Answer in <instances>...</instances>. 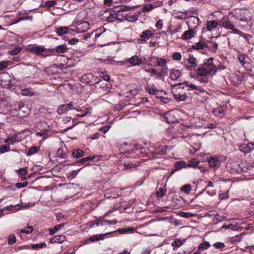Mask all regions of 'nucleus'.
I'll return each mask as SVG.
<instances>
[{"label": "nucleus", "instance_id": "obj_53", "mask_svg": "<svg viewBox=\"0 0 254 254\" xmlns=\"http://www.w3.org/2000/svg\"><path fill=\"white\" fill-rule=\"evenodd\" d=\"M16 242V237L14 236L9 237L8 239V244L9 245H12Z\"/></svg>", "mask_w": 254, "mask_h": 254}, {"label": "nucleus", "instance_id": "obj_36", "mask_svg": "<svg viewBox=\"0 0 254 254\" xmlns=\"http://www.w3.org/2000/svg\"><path fill=\"white\" fill-rule=\"evenodd\" d=\"M64 223H62L55 226L54 229H51L50 230V234L51 235H54L56 231L60 230L62 227H63L64 226Z\"/></svg>", "mask_w": 254, "mask_h": 254}, {"label": "nucleus", "instance_id": "obj_45", "mask_svg": "<svg viewBox=\"0 0 254 254\" xmlns=\"http://www.w3.org/2000/svg\"><path fill=\"white\" fill-rule=\"evenodd\" d=\"M173 59L176 61H179L182 58V55L180 53L175 52L173 54Z\"/></svg>", "mask_w": 254, "mask_h": 254}, {"label": "nucleus", "instance_id": "obj_9", "mask_svg": "<svg viewBox=\"0 0 254 254\" xmlns=\"http://www.w3.org/2000/svg\"><path fill=\"white\" fill-rule=\"evenodd\" d=\"M47 49L42 46H33L30 49V51L34 54L39 56L46 51Z\"/></svg>", "mask_w": 254, "mask_h": 254}, {"label": "nucleus", "instance_id": "obj_55", "mask_svg": "<svg viewBox=\"0 0 254 254\" xmlns=\"http://www.w3.org/2000/svg\"><path fill=\"white\" fill-rule=\"evenodd\" d=\"M138 165H136V164H132V163H131V164H125V168L127 170V169H131L133 167H137Z\"/></svg>", "mask_w": 254, "mask_h": 254}, {"label": "nucleus", "instance_id": "obj_18", "mask_svg": "<svg viewBox=\"0 0 254 254\" xmlns=\"http://www.w3.org/2000/svg\"><path fill=\"white\" fill-rule=\"evenodd\" d=\"M132 8H134V7H132ZM131 9V7L127 6L126 5H122L120 7H117L116 8L115 10H113L114 11H116V13L118 14H121L122 12H126L130 10Z\"/></svg>", "mask_w": 254, "mask_h": 254}, {"label": "nucleus", "instance_id": "obj_22", "mask_svg": "<svg viewBox=\"0 0 254 254\" xmlns=\"http://www.w3.org/2000/svg\"><path fill=\"white\" fill-rule=\"evenodd\" d=\"M84 151L80 149H77L72 151V156L74 158H78L84 155Z\"/></svg>", "mask_w": 254, "mask_h": 254}, {"label": "nucleus", "instance_id": "obj_35", "mask_svg": "<svg viewBox=\"0 0 254 254\" xmlns=\"http://www.w3.org/2000/svg\"><path fill=\"white\" fill-rule=\"evenodd\" d=\"M210 247V244L208 242L205 241L202 243L198 248V251L206 250Z\"/></svg>", "mask_w": 254, "mask_h": 254}, {"label": "nucleus", "instance_id": "obj_12", "mask_svg": "<svg viewBox=\"0 0 254 254\" xmlns=\"http://www.w3.org/2000/svg\"><path fill=\"white\" fill-rule=\"evenodd\" d=\"M150 61L152 62L153 63H155V65L156 66H160L161 67H167L166 66V60L164 59H157V61L155 62H154L153 61L154 60H156V59L154 57H151L149 59Z\"/></svg>", "mask_w": 254, "mask_h": 254}, {"label": "nucleus", "instance_id": "obj_19", "mask_svg": "<svg viewBox=\"0 0 254 254\" xmlns=\"http://www.w3.org/2000/svg\"><path fill=\"white\" fill-rule=\"evenodd\" d=\"M168 67H163L162 69L161 72H158L157 73V76H156V78L160 79L164 81V78L168 75Z\"/></svg>", "mask_w": 254, "mask_h": 254}, {"label": "nucleus", "instance_id": "obj_30", "mask_svg": "<svg viewBox=\"0 0 254 254\" xmlns=\"http://www.w3.org/2000/svg\"><path fill=\"white\" fill-rule=\"evenodd\" d=\"M134 231V228L132 227H127L126 228H121L119 229L118 231L120 234H126V233H130L133 232Z\"/></svg>", "mask_w": 254, "mask_h": 254}, {"label": "nucleus", "instance_id": "obj_37", "mask_svg": "<svg viewBox=\"0 0 254 254\" xmlns=\"http://www.w3.org/2000/svg\"><path fill=\"white\" fill-rule=\"evenodd\" d=\"M21 51V48L19 46H17L13 49L10 50L8 53L11 55H16L20 53Z\"/></svg>", "mask_w": 254, "mask_h": 254}, {"label": "nucleus", "instance_id": "obj_5", "mask_svg": "<svg viewBox=\"0 0 254 254\" xmlns=\"http://www.w3.org/2000/svg\"><path fill=\"white\" fill-rule=\"evenodd\" d=\"M67 47L64 45L57 46L56 48L49 49L48 50L52 55H55L56 54H64L67 51Z\"/></svg>", "mask_w": 254, "mask_h": 254}, {"label": "nucleus", "instance_id": "obj_23", "mask_svg": "<svg viewBox=\"0 0 254 254\" xmlns=\"http://www.w3.org/2000/svg\"><path fill=\"white\" fill-rule=\"evenodd\" d=\"M107 235V234L94 235L90 237L89 240L92 242H95L101 240H103L105 235Z\"/></svg>", "mask_w": 254, "mask_h": 254}, {"label": "nucleus", "instance_id": "obj_41", "mask_svg": "<svg viewBox=\"0 0 254 254\" xmlns=\"http://www.w3.org/2000/svg\"><path fill=\"white\" fill-rule=\"evenodd\" d=\"M247 58V56L246 54H241V55H239L238 59H239V61L240 62V63L243 65H244L246 63V62L245 61V60Z\"/></svg>", "mask_w": 254, "mask_h": 254}, {"label": "nucleus", "instance_id": "obj_38", "mask_svg": "<svg viewBox=\"0 0 254 254\" xmlns=\"http://www.w3.org/2000/svg\"><path fill=\"white\" fill-rule=\"evenodd\" d=\"M181 190L186 193H189L191 190V186L190 184L185 185L181 188Z\"/></svg>", "mask_w": 254, "mask_h": 254}, {"label": "nucleus", "instance_id": "obj_25", "mask_svg": "<svg viewBox=\"0 0 254 254\" xmlns=\"http://www.w3.org/2000/svg\"><path fill=\"white\" fill-rule=\"evenodd\" d=\"M218 23L216 20H211L208 21L207 23V29L208 31H211L213 29L216 27Z\"/></svg>", "mask_w": 254, "mask_h": 254}, {"label": "nucleus", "instance_id": "obj_46", "mask_svg": "<svg viewBox=\"0 0 254 254\" xmlns=\"http://www.w3.org/2000/svg\"><path fill=\"white\" fill-rule=\"evenodd\" d=\"M183 245V242L179 239H177L174 241L172 243V246L173 247H180Z\"/></svg>", "mask_w": 254, "mask_h": 254}, {"label": "nucleus", "instance_id": "obj_40", "mask_svg": "<svg viewBox=\"0 0 254 254\" xmlns=\"http://www.w3.org/2000/svg\"><path fill=\"white\" fill-rule=\"evenodd\" d=\"M166 190L163 188H160L157 191L156 194L158 197H162L164 196Z\"/></svg>", "mask_w": 254, "mask_h": 254}, {"label": "nucleus", "instance_id": "obj_17", "mask_svg": "<svg viewBox=\"0 0 254 254\" xmlns=\"http://www.w3.org/2000/svg\"><path fill=\"white\" fill-rule=\"evenodd\" d=\"M222 26L225 28L226 29L231 30L233 29L234 25L228 19L223 18L221 21Z\"/></svg>", "mask_w": 254, "mask_h": 254}, {"label": "nucleus", "instance_id": "obj_15", "mask_svg": "<svg viewBox=\"0 0 254 254\" xmlns=\"http://www.w3.org/2000/svg\"><path fill=\"white\" fill-rule=\"evenodd\" d=\"M175 171L180 170L182 168H187V163L184 161H179L176 162L174 165Z\"/></svg>", "mask_w": 254, "mask_h": 254}, {"label": "nucleus", "instance_id": "obj_1", "mask_svg": "<svg viewBox=\"0 0 254 254\" xmlns=\"http://www.w3.org/2000/svg\"><path fill=\"white\" fill-rule=\"evenodd\" d=\"M196 73L199 76H206L209 74L214 75L216 73V70L214 67L211 69H206L201 64L197 69Z\"/></svg>", "mask_w": 254, "mask_h": 254}, {"label": "nucleus", "instance_id": "obj_64", "mask_svg": "<svg viewBox=\"0 0 254 254\" xmlns=\"http://www.w3.org/2000/svg\"><path fill=\"white\" fill-rule=\"evenodd\" d=\"M79 170L73 171L71 173H70L69 177H71V178H74L76 176Z\"/></svg>", "mask_w": 254, "mask_h": 254}, {"label": "nucleus", "instance_id": "obj_49", "mask_svg": "<svg viewBox=\"0 0 254 254\" xmlns=\"http://www.w3.org/2000/svg\"><path fill=\"white\" fill-rule=\"evenodd\" d=\"M57 3V2L56 0H48L46 2V6L50 8L55 5H56Z\"/></svg>", "mask_w": 254, "mask_h": 254}, {"label": "nucleus", "instance_id": "obj_32", "mask_svg": "<svg viewBox=\"0 0 254 254\" xmlns=\"http://www.w3.org/2000/svg\"><path fill=\"white\" fill-rule=\"evenodd\" d=\"M187 61L189 64H192L194 66H197V63H196V59L192 55L189 54L188 56V59H187Z\"/></svg>", "mask_w": 254, "mask_h": 254}, {"label": "nucleus", "instance_id": "obj_50", "mask_svg": "<svg viewBox=\"0 0 254 254\" xmlns=\"http://www.w3.org/2000/svg\"><path fill=\"white\" fill-rule=\"evenodd\" d=\"M210 64L209 63H207V62H205L203 64H202V65L203 66H204V68H206V69H211V68H214L215 70H216V72H217V68L216 67V66L215 65H209Z\"/></svg>", "mask_w": 254, "mask_h": 254}, {"label": "nucleus", "instance_id": "obj_58", "mask_svg": "<svg viewBox=\"0 0 254 254\" xmlns=\"http://www.w3.org/2000/svg\"><path fill=\"white\" fill-rule=\"evenodd\" d=\"M27 182H25L23 183H18L16 184V187L17 188H21L26 187L27 185Z\"/></svg>", "mask_w": 254, "mask_h": 254}, {"label": "nucleus", "instance_id": "obj_54", "mask_svg": "<svg viewBox=\"0 0 254 254\" xmlns=\"http://www.w3.org/2000/svg\"><path fill=\"white\" fill-rule=\"evenodd\" d=\"M28 230H21L20 232L22 233H26V234H30L33 231V227L32 226H29L28 227Z\"/></svg>", "mask_w": 254, "mask_h": 254}, {"label": "nucleus", "instance_id": "obj_26", "mask_svg": "<svg viewBox=\"0 0 254 254\" xmlns=\"http://www.w3.org/2000/svg\"><path fill=\"white\" fill-rule=\"evenodd\" d=\"M96 158H97V157L95 156H94L92 157L88 156V157L83 158L80 159L78 162L82 164H86L87 162L89 161H91L93 162Z\"/></svg>", "mask_w": 254, "mask_h": 254}, {"label": "nucleus", "instance_id": "obj_28", "mask_svg": "<svg viewBox=\"0 0 254 254\" xmlns=\"http://www.w3.org/2000/svg\"><path fill=\"white\" fill-rule=\"evenodd\" d=\"M65 105L67 106V110H76L78 111V108H80L76 103L73 102H70L68 104H65Z\"/></svg>", "mask_w": 254, "mask_h": 254}, {"label": "nucleus", "instance_id": "obj_11", "mask_svg": "<svg viewBox=\"0 0 254 254\" xmlns=\"http://www.w3.org/2000/svg\"><path fill=\"white\" fill-rule=\"evenodd\" d=\"M181 75V71L177 69H171L170 70L169 77L173 80L177 79Z\"/></svg>", "mask_w": 254, "mask_h": 254}, {"label": "nucleus", "instance_id": "obj_3", "mask_svg": "<svg viewBox=\"0 0 254 254\" xmlns=\"http://www.w3.org/2000/svg\"><path fill=\"white\" fill-rule=\"evenodd\" d=\"M119 63L121 64L128 63L130 64V65L135 66L140 64L142 63V60L141 58L137 56H133L130 58L125 60V62H119Z\"/></svg>", "mask_w": 254, "mask_h": 254}, {"label": "nucleus", "instance_id": "obj_47", "mask_svg": "<svg viewBox=\"0 0 254 254\" xmlns=\"http://www.w3.org/2000/svg\"><path fill=\"white\" fill-rule=\"evenodd\" d=\"M237 223H236L235 224H230L229 225L224 224L222 226V228L225 229H231L232 230H233L234 227L237 226Z\"/></svg>", "mask_w": 254, "mask_h": 254}, {"label": "nucleus", "instance_id": "obj_21", "mask_svg": "<svg viewBox=\"0 0 254 254\" xmlns=\"http://www.w3.org/2000/svg\"><path fill=\"white\" fill-rule=\"evenodd\" d=\"M208 162L211 168L217 167L220 165V161L217 159L213 157H211L208 159Z\"/></svg>", "mask_w": 254, "mask_h": 254}, {"label": "nucleus", "instance_id": "obj_43", "mask_svg": "<svg viewBox=\"0 0 254 254\" xmlns=\"http://www.w3.org/2000/svg\"><path fill=\"white\" fill-rule=\"evenodd\" d=\"M9 149H10V146H9V144H6V145H4V146H1L0 148V152L1 153H3L5 152L8 151L9 150Z\"/></svg>", "mask_w": 254, "mask_h": 254}, {"label": "nucleus", "instance_id": "obj_13", "mask_svg": "<svg viewBox=\"0 0 254 254\" xmlns=\"http://www.w3.org/2000/svg\"><path fill=\"white\" fill-rule=\"evenodd\" d=\"M89 28V23L88 22L84 21L78 24L77 26V29L79 32H85Z\"/></svg>", "mask_w": 254, "mask_h": 254}, {"label": "nucleus", "instance_id": "obj_57", "mask_svg": "<svg viewBox=\"0 0 254 254\" xmlns=\"http://www.w3.org/2000/svg\"><path fill=\"white\" fill-rule=\"evenodd\" d=\"M18 173L20 175L24 176L27 173V170L25 168H22L18 170Z\"/></svg>", "mask_w": 254, "mask_h": 254}, {"label": "nucleus", "instance_id": "obj_62", "mask_svg": "<svg viewBox=\"0 0 254 254\" xmlns=\"http://www.w3.org/2000/svg\"><path fill=\"white\" fill-rule=\"evenodd\" d=\"M78 42V39L76 38H73L68 40V44L70 45H75Z\"/></svg>", "mask_w": 254, "mask_h": 254}, {"label": "nucleus", "instance_id": "obj_33", "mask_svg": "<svg viewBox=\"0 0 254 254\" xmlns=\"http://www.w3.org/2000/svg\"><path fill=\"white\" fill-rule=\"evenodd\" d=\"M213 112L215 116L219 117H222L224 116V110L221 108L214 109Z\"/></svg>", "mask_w": 254, "mask_h": 254}, {"label": "nucleus", "instance_id": "obj_61", "mask_svg": "<svg viewBox=\"0 0 254 254\" xmlns=\"http://www.w3.org/2000/svg\"><path fill=\"white\" fill-rule=\"evenodd\" d=\"M154 35V34L153 33H151L148 31H146L145 32H144V39L146 38H148L149 37H151Z\"/></svg>", "mask_w": 254, "mask_h": 254}, {"label": "nucleus", "instance_id": "obj_60", "mask_svg": "<svg viewBox=\"0 0 254 254\" xmlns=\"http://www.w3.org/2000/svg\"><path fill=\"white\" fill-rule=\"evenodd\" d=\"M160 101L164 103H168L170 102L171 99L163 96H160Z\"/></svg>", "mask_w": 254, "mask_h": 254}, {"label": "nucleus", "instance_id": "obj_20", "mask_svg": "<svg viewBox=\"0 0 254 254\" xmlns=\"http://www.w3.org/2000/svg\"><path fill=\"white\" fill-rule=\"evenodd\" d=\"M21 94L23 96H34L35 93L31 88H28L21 90Z\"/></svg>", "mask_w": 254, "mask_h": 254}, {"label": "nucleus", "instance_id": "obj_29", "mask_svg": "<svg viewBox=\"0 0 254 254\" xmlns=\"http://www.w3.org/2000/svg\"><path fill=\"white\" fill-rule=\"evenodd\" d=\"M40 150L39 147L33 146L31 147L27 152L26 154L28 156L33 155L34 154L38 152Z\"/></svg>", "mask_w": 254, "mask_h": 254}, {"label": "nucleus", "instance_id": "obj_6", "mask_svg": "<svg viewBox=\"0 0 254 254\" xmlns=\"http://www.w3.org/2000/svg\"><path fill=\"white\" fill-rule=\"evenodd\" d=\"M199 19L198 17L194 16H190L187 22V25L190 27H196L198 25Z\"/></svg>", "mask_w": 254, "mask_h": 254}, {"label": "nucleus", "instance_id": "obj_59", "mask_svg": "<svg viewBox=\"0 0 254 254\" xmlns=\"http://www.w3.org/2000/svg\"><path fill=\"white\" fill-rule=\"evenodd\" d=\"M163 25V21L162 20L160 19L158 20L155 24V26L157 28L159 29H161L162 28Z\"/></svg>", "mask_w": 254, "mask_h": 254}, {"label": "nucleus", "instance_id": "obj_51", "mask_svg": "<svg viewBox=\"0 0 254 254\" xmlns=\"http://www.w3.org/2000/svg\"><path fill=\"white\" fill-rule=\"evenodd\" d=\"M6 209L10 211H13L14 210H18L19 209V205H16L15 206L13 205H10L9 206H7L6 207Z\"/></svg>", "mask_w": 254, "mask_h": 254}, {"label": "nucleus", "instance_id": "obj_24", "mask_svg": "<svg viewBox=\"0 0 254 254\" xmlns=\"http://www.w3.org/2000/svg\"><path fill=\"white\" fill-rule=\"evenodd\" d=\"M200 161L197 159H192L189 161V163L187 164V167L195 168L197 167L199 165Z\"/></svg>", "mask_w": 254, "mask_h": 254}, {"label": "nucleus", "instance_id": "obj_39", "mask_svg": "<svg viewBox=\"0 0 254 254\" xmlns=\"http://www.w3.org/2000/svg\"><path fill=\"white\" fill-rule=\"evenodd\" d=\"M46 244L45 243H41L40 244H33L31 246V247L33 250L40 249L44 246H46Z\"/></svg>", "mask_w": 254, "mask_h": 254}, {"label": "nucleus", "instance_id": "obj_31", "mask_svg": "<svg viewBox=\"0 0 254 254\" xmlns=\"http://www.w3.org/2000/svg\"><path fill=\"white\" fill-rule=\"evenodd\" d=\"M68 29L65 27H61L58 28L56 30L57 33L60 36H62L64 34H66L68 32Z\"/></svg>", "mask_w": 254, "mask_h": 254}, {"label": "nucleus", "instance_id": "obj_7", "mask_svg": "<svg viewBox=\"0 0 254 254\" xmlns=\"http://www.w3.org/2000/svg\"><path fill=\"white\" fill-rule=\"evenodd\" d=\"M195 31L192 29L189 28L188 30L186 31L182 36V39L184 40L190 39L195 36Z\"/></svg>", "mask_w": 254, "mask_h": 254}, {"label": "nucleus", "instance_id": "obj_10", "mask_svg": "<svg viewBox=\"0 0 254 254\" xmlns=\"http://www.w3.org/2000/svg\"><path fill=\"white\" fill-rule=\"evenodd\" d=\"M205 48L208 49L209 47L204 42L199 41L196 44L192 45L190 48L188 49V51H191L192 49L193 50H199L201 49H205Z\"/></svg>", "mask_w": 254, "mask_h": 254}, {"label": "nucleus", "instance_id": "obj_14", "mask_svg": "<svg viewBox=\"0 0 254 254\" xmlns=\"http://www.w3.org/2000/svg\"><path fill=\"white\" fill-rule=\"evenodd\" d=\"M146 92H147L150 95H155L156 97H159L158 94H159V91L157 89L155 85H153L151 86H147L145 88Z\"/></svg>", "mask_w": 254, "mask_h": 254}, {"label": "nucleus", "instance_id": "obj_16", "mask_svg": "<svg viewBox=\"0 0 254 254\" xmlns=\"http://www.w3.org/2000/svg\"><path fill=\"white\" fill-rule=\"evenodd\" d=\"M65 240V237L64 235H58L56 236L50 240L51 243H62L64 242Z\"/></svg>", "mask_w": 254, "mask_h": 254}, {"label": "nucleus", "instance_id": "obj_4", "mask_svg": "<svg viewBox=\"0 0 254 254\" xmlns=\"http://www.w3.org/2000/svg\"><path fill=\"white\" fill-rule=\"evenodd\" d=\"M177 86H180L179 88L181 89H184L185 86L186 87H189L191 88L192 89H194L200 92L203 91V90L201 89V88L199 87L196 86L195 85L192 83H189L188 82H184L182 83H179L177 84H175L174 85H172L173 87H175Z\"/></svg>", "mask_w": 254, "mask_h": 254}, {"label": "nucleus", "instance_id": "obj_8", "mask_svg": "<svg viewBox=\"0 0 254 254\" xmlns=\"http://www.w3.org/2000/svg\"><path fill=\"white\" fill-rule=\"evenodd\" d=\"M81 78L85 83L93 84V82L98 78L94 76L93 74L89 73L83 75Z\"/></svg>", "mask_w": 254, "mask_h": 254}, {"label": "nucleus", "instance_id": "obj_34", "mask_svg": "<svg viewBox=\"0 0 254 254\" xmlns=\"http://www.w3.org/2000/svg\"><path fill=\"white\" fill-rule=\"evenodd\" d=\"M68 110L67 109V106L65 105V104H63L61 105L58 107L57 109V112L59 114H63L65 112H67Z\"/></svg>", "mask_w": 254, "mask_h": 254}, {"label": "nucleus", "instance_id": "obj_44", "mask_svg": "<svg viewBox=\"0 0 254 254\" xmlns=\"http://www.w3.org/2000/svg\"><path fill=\"white\" fill-rule=\"evenodd\" d=\"M78 111L79 112V113L77 114L78 117H84L88 113V111H87V109L85 110H79V108H78Z\"/></svg>", "mask_w": 254, "mask_h": 254}, {"label": "nucleus", "instance_id": "obj_48", "mask_svg": "<svg viewBox=\"0 0 254 254\" xmlns=\"http://www.w3.org/2000/svg\"><path fill=\"white\" fill-rule=\"evenodd\" d=\"M213 246L216 249H222L225 247L224 243L222 242H216L213 244Z\"/></svg>", "mask_w": 254, "mask_h": 254}, {"label": "nucleus", "instance_id": "obj_27", "mask_svg": "<svg viewBox=\"0 0 254 254\" xmlns=\"http://www.w3.org/2000/svg\"><path fill=\"white\" fill-rule=\"evenodd\" d=\"M173 96L174 98L178 101H185L187 98L186 94H181L180 93H174Z\"/></svg>", "mask_w": 254, "mask_h": 254}, {"label": "nucleus", "instance_id": "obj_56", "mask_svg": "<svg viewBox=\"0 0 254 254\" xmlns=\"http://www.w3.org/2000/svg\"><path fill=\"white\" fill-rule=\"evenodd\" d=\"M181 216L184 218H188L192 217L193 214L190 213L181 212L180 213Z\"/></svg>", "mask_w": 254, "mask_h": 254}, {"label": "nucleus", "instance_id": "obj_63", "mask_svg": "<svg viewBox=\"0 0 254 254\" xmlns=\"http://www.w3.org/2000/svg\"><path fill=\"white\" fill-rule=\"evenodd\" d=\"M56 155H57V156H58V157H61V158H64L65 154H63V153H62V150H61V149H58V150L57 151V152Z\"/></svg>", "mask_w": 254, "mask_h": 254}, {"label": "nucleus", "instance_id": "obj_52", "mask_svg": "<svg viewBox=\"0 0 254 254\" xmlns=\"http://www.w3.org/2000/svg\"><path fill=\"white\" fill-rule=\"evenodd\" d=\"M8 63L6 62H0V70H2L6 68L8 66Z\"/></svg>", "mask_w": 254, "mask_h": 254}, {"label": "nucleus", "instance_id": "obj_42", "mask_svg": "<svg viewBox=\"0 0 254 254\" xmlns=\"http://www.w3.org/2000/svg\"><path fill=\"white\" fill-rule=\"evenodd\" d=\"M154 8V5L152 3H149L144 5V11H149Z\"/></svg>", "mask_w": 254, "mask_h": 254}, {"label": "nucleus", "instance_id": "obj_2", "mask_svg": "<svg viewBox=\"0 0 254 254\" xmlns=\"http://www.w3.org/2000/svg\"><path fill=\"white\" fill-rule=\"evenodd\" d=\"M104 14L107 16V21L109 22H113L117 19L121 20L120 18L121 14L116 13V11L113 10L110 11L109 10H106L104 11Z\"/></svg>", "mask_w": 254, "mask_h": 254}]
</instances>
